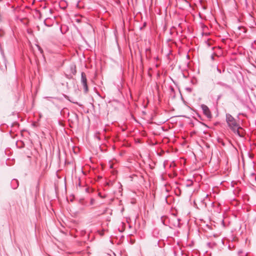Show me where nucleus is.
Masks as SVG:
<instances>
[{
	"label": "nucleus",
	"mask_w": 256,
	"mask_h": 256,
	"mask_svg": "<svg viewBox=\"0 0 256 256\" xmlns=\"http://www.w3.org/2000/svg\"><path fill=\"white\" fill-rule=\"evenodd\" d=\"M226 122L230 128L234 133L240 136H242L240 132V129H242L239 124L237 122L236 120L230 114H226Z\"/></svg>",
	"instance_id": "1"
},
{
	"label": "nucleus",
	"mask_w": 256,
	"mask_h": 256,
	"mask_svg": "<svg viewBox=\"0 0 256 256\" xmlns=\"http://www.w3.org/2000/svg\"><path fill=\"white\" fill-rule=\"evenodd\" d=\"M81 83L84 87V92H88V86L87 84V78L86 75L84 72H82L81 73Z\"/></svg>",
	"instance_id": "2"
},
{
	"label": "nucleus",
	"mask_w": 256,
	"mask_h": 256,
	"mask_svg": "<svg viewBox=\"0 0 256 256\" xmlns=\"http://www.w3.org/2000/svg\"><path fill=\"white\" fill-rule=\"evenodd\" d=\"M200 107L202 110L203 114L208 118H211V117H212L211 112H210V111L209 108H208V106L204 104H202L201 105Z\"/></svg>",
	"instance_id": "3"
},
{
	"label": "nucleus",
	"mask_w": 256,
	"mask_h": 256,
	"mask_svg": "<svg viewBox=\"0 0 256 256\" xmlns=\"http://www.w3.org/2000/svg\"><path fill=\"white\" fill-rule=\"evenodd\" d=\"M12 184L14 189H16L18 186V181L16 180H13L12 181Z\"/></svg>",
	"instance_id": "4"
},
{
	"label": "nucleus",
	"mask_w": 256,
	"mask_h": 256,
	"mask_svg": "<svg viewBox=\"0 0 256 256\" xmlns=\"http://www.w3.org/2000/svg\"><path fill=\"white\" fill-rule=\"evenodd\" d=\"M217 84L220 86H223L225 88H230V86L228 85L227 84H225V83H224V82H217Z\"/></svg>",
	"instance_id": "5"
},
{
	"label": "nucleus",
	"mask_w": 256,
	"mask_h": 256,
	"mask_svg": "<svg viewBox=\"0 0 256 256\" xmlns=\"http://www.w3.org/2000/svg\"><path fill=\"white\" fill-rule=\"evenodd\" d=\"M94 203V198H91L90 201V205H93Z\"/></svg>",
	"instance_id": "6"
},
{
	"label": "nucleus",
	"mask_w": 256,
	"mask_h": 256,
	"mask_svg": "<svg viewBox=\"0 0 256 256\" xmlns=\"http://www.w3.org/2000/svg\"><path fill=\"white\" fill-rule=\"evenodd\" d=\"M216 70H217V71H218L220 74H221V73H222L221 70H220L218 67L216 68Z\"/></svg>",
	"instance_id": "7"
},
{
	"label": "nucleus",
	"mask_w": 256,
	"mask_h": 256,
	"mask_svg": "<svg viewBox=\"0 0 256 256\" xmlns=\"http://www.w3.org/2000/svg\"><path fill=\"white\" fill-rule=\"evenodd\" d=\"M190 184H187L188 186H190L192 185V181H190Z\"/></svg>",
	"instance_id": "8"
},
{
	"label": "nucleus",
	"mask_w": 256,
	"mask_h": 256,
	"mask_svg": "<svg viewBox=\"0 0 256 256\" xmlns=\"http://www.w3.org/2000/svg\"><path fill=\"white\" fill-rule=\"evenodd\" d=\"M38 48L39 50H40V52L42 53V49L40 46H38Z\"/></svg>",
	"instance_id": "9"
},
{
	"label": "nucleus",
	"mask_w": 256,
	"mask_h": 256,
	"mask_svg": "<svg viewBox=\"0 0 256 256\" xmlns=\"http://www.w3.org/2000/svg\"><path fill=\"white\" fill-rule=\"evenodd\" d=\"M211 59H212V60H214V55H212V56H211Z\"/></svg>",
	"instance_id": "10"
},
{
	"label": "nucleus",
	"mask_w": 256,
	"mask_h": 256,
	"mask_svg": "<svg viewBox=\"0 0 256 256\" xmlns=\"http://www.w3.org/2000/svg\"><path fill=\"white\" fill-rule=\"evenodd\" d=\"M186 90H188L189 92H191V88H186Z\"/></svg>",
	"instance_id": "11"
}]
</instances>
